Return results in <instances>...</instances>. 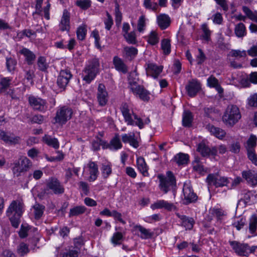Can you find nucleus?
Returning a JSON list of instances; mask_svg holds the SVG:
<instances>
[{
	"mask_svg": "<svg viewBox=\"0 0 257 257\" xmlns=\"http://www.w3.org/2000/svg\"><path fill=\"white\" fill-rule=\"evenodd\" d=\"M24 211V204L19 200H13L7 210L11 224L15 228H18L21 222V217Z\"/></svg>",
	"mask_w": 257,
	"mask_h": 257,
	"instance_id": "f257e3e1",
	"label": "nucleus"
},
{
	"mask_svg": "<svg viewBox=\"0 0 257 257\" xmlns=\"http://www.w3.org/2000/svg\"><path fill=\"white\" fill-rule=\"evenodd\" d=\"M120 110L127 125H137L142 129L144 127L145 123L148 124L150 122L149 118H147L144 122L142 119L135 113L126 103L122 104Z\"/></svg>",
	"mask_w": 257,
	"mask_h": 257,
	"instance_id": "f03ea898",
	"label": "nucleus"
},
{
	"mask_svg": "<svg viewBox=\"0 0 257 257\" xmlns=\"http://www.w3.org/2000/svg\"><path fill=\"white\" fill-rule=\"evenodd\" d=\"M241 117L239 108L235 105H229L222 116V121L227 126L232 127Z\"/></svg>",
	"mask_w": 257,
	"mask_h": 257,
	"instance_id": "7ed1b4c3",
	"label": "nucleus"
},
{
	"mask_svg": "<svg viewBox=\"0 0 257 257\" xmlns=\"http://www.w3.org/2000/svg\"><path fill=\"white\" fill-rule=\"evenodd\" d=\"M99 66V61L96 58L88 61L82 72L83 80L88 83L93 80L98 73Z\"/></svg>",
	"mask_w": 257,
	"mask_h": 257,
	"instance_id": "20e7f679",
	"label": "nucleus"
},
{
	"mask_svg": "<svg viewBox=\"0 0 257 257\" xmlns=\"http://www.w3.org/2000/svg\"><path fill=\"white\" fill-rule=\"evenodd\" d=\"M166 175V176L162 175H159L158 176L160 180L159 187L164 193H167L170 187L176 184V179L172 172L168 171Z\"/></svg>",
	"mask_w": 257,
	"mask_h": 257,
	"instance_id": "39448f33",
	"label": "nucleus"
},
{
	"mask_svg": "<svg viewBox=\"0 0 257 257\" xmlns=\"http://www.w3.org/2000/svg\"><path fill=\"white\" fill-rule=\"evenodd\" d=\"M32 162L27 157H22L13 164V172L17 176L22 172L28 171L32 166Z\"/></svg>",
	"mask_w": 257,
	"mask_h": 257,
	"instance_id": "423d86ee",
	"label": "nucleus"
},
{
	"mask_svg": "<svg viewBox=\"0 0 257 257\" xmlns=\"http://www.w3.org/2000/svg\"><path fill=\"white\" fill-rule=\"evenodd\" d=\"M73 113L72 109L66 106L60 107L56 112L54 118L55 123L65 124L72 116Z\"/></svg>",
	"mask_w": 257,
	"mask_h": 257,
	"instance_id": "0eeeda50",
	"label": "nucleus"
},
{
	"mask_svg": "<svg viewBox=\"0 0 257 257\" xmlns=\"http://www.w3.org/2000/svg\"><path fill=\"white\" fill-rule=\"evenodd\" d=\"M206 182L209 186L222 187L227 186L229 181L226 177H221L217 174H210L206 178Z\"/></svg>",
	"mask_w": 257,
	"mask_h": 257,
	"instance_id": "6e6552de",
	"label": "nucleus"
},
{
	"mask_svg": "<svg viewBox=\"0 0 257 257\" xmlns=\"http://www.w3.org/2000/svg\"><path fill=\"white\" fill-rule=\"evenodd\" d=\"M229 243L238 255L245 256L248 255L249 250L247 244L240 243L237 241H229Z\"/></svg>",
	"mask_w": 257,
	"mask_h": 257,
	"instance_id": "1a4fd4ad",
	"label": "nucleus"
},
{
	"mask_svg": "<svg viewBox=\"0 0 257 257\" xmlns=\"http://www.w3.org/2000/svg\"><path fill=\"white\" fill-rule=\"evenodd\" d=\"M72 75L68 70H61L57 77V84L58 87L64 90L68 85Z\"/></svg>",
	"mask_w": 257,
	"mask_h": 257,
	"instance_id": "9d476101",
	"label": "nucleus"
},
{
	"mask_svg": "<svg viewBox=\"0 0 257 257\" xmlns=\"http://www.w3.org/2000/svg\"><path fill=\"white\" fill-rule=\"evenodd\" d=\"M47 187L55 194H62L64 192V187L60 182L55 178L49 179L47 183Z\"/></svg>",
	"mask_w": 257,
	"mask_h": 257,
	"instance_id": "9b49d317",
	"label": "nucleus"
},
{
	"mask_svg": "<svg viewBox=\"0 0 257 257\" xmlns=\"http://www.w3.org/2000/svg\"><path fill=\"white\" fill-rule=\"evenodd\" d=\"M185 88L189 96L194 97L201 89V84L197 79H192L188 81Z\"/></svg>",
	"mask_w": 257,
	"mask_h": 257,
	"instance_id": "f8f14e48",
	"label": "nucleus"
},
{
	"mask_svg": "<svg viewBox=\"0 0 257 257\" xmlns=\"http://www.w3.org/2000/svg\"><path fill=\"white\" fill-rule=\"evenodd\" d=\"M183 191L185 204H188L197 200V196L194 193L192 187L189 184L184 185Z\"/></svg>",
	"mask_w": 257,
	"mask_h": 257,
	"instance_id": "ddd939ff",
	"label": "nucleus"
},
{
	"mask_svg": "<svg viewBox=\"0 0 257 257\" xmlns=\"http://www.w3.org/2000/svg\"><path fill=\"white\" fill-rule=\"evenodd\" d=\"M29 102L30 106L35 110L43 111L46 109L45 100L39 97L30 96L29 97Z\"/></svg>",
	"mask_w": 257,
	"mask_h": 257,
	"instance_id": "4468645a",
	"label": "nucleus"
},
{
	"mask_svg": "<svg viewBox=\"0 0 257 257\" xmlns=\"http://www.w3.org/2000/svg\"><path fill=\"white\" fill-rule=\"evenodd\" d=\"M131 91L135 96L144 101H148L150 99V92L143 85H140L135 88H132Z\"/></svg>",
	"mask_w": 257,
	"mask_h": 257,
	"instance_id": "2eb2a0df",
	"label": "nucleus"
},
{
	"mask_svg": "<svg viewBox=\"0 0 257 257\" xmlns=\"http://www.w3.org/2000/svg\"><path fill=\"white\" fill-rule=\"evenodd\" d=\"M241 174L249 185L252 186L257 185V173L255 171L251 170L243 171Z\"/></svg>",
	"mask_w": 257,
	"mask_h": 257,
	"instance_id": "dca6fc26",
	"label": "nucleus"
},
{
	"mask_svg": "<svg viewBox=\"0 0 257 257\" xmlns=\"http://www.w3.org/2000/svg\"><path fill=\"white\" fill-rule=\"evenodd\" d=\"M163 68V66H158L154 63L148 64L146 68L147 75L154 78H157L162 72Z\"/></svg>",
	"mask_w": 257,
	"mask_h": 257,
	"instance_id": "f3484780",
	"label": "nucleus"
},
{
	"mask_svg": "<svg viewBox=\"0 0 257 257\" xmlns=\"http://www.w3.org/2000/svg\"><path fill=\"white\" fill-rule=\"evenodd\" d=\"M97 98L99 105L104 106L106 104L108 99V94L105 86L99 84L98 87Z\"/></svg>",
	"mask_w": 257,
	"mask_h": 257,
	"instance_id": "a211bd4d",
	"label": "nucleus"
},
{
	"mask_svg": "<svg viewBox=\"0 0 257 257\" xmlns=\"http://www.w3.org/2000/svg\"><path fill=\"white\" fill-rule=\"evenodd\" d=\"M151 208L153 210L164 208L167 210L171 211L175 209V206L173 203L164 200H159L152 204L151 205Z\"/></svg>",
	"mask_w": 257,
	"mask_h": 257,
	"instance_id": "6ab92c4d",
	"label": "nucleus"
},
{
	"mask_svg": "<svg viewBox=\"0 0 257 257\" xmlns=\"http://www.w3.org/2000/svg\"><path fill=\"white\" fill-rule=\"evenodd\" d=\"M133 229L134 231L140 233V234L138 233V235L142 239H147L151 238L154 235V232L151 231L150 229H146L140 225H135Z\"/></svg>",
	"mask_w": 257,
	"mask_h": 257,
	"instance_id": "aec40b11",
	"label": "nucleus"
},
{
	"mask_svg": "<svg viewBox=\"0 0 257 257\" xmlns=\"http://www.w3.org/2000/svg\"><path fill=\"white\" fill-rule=\"evenodd\" d=\"M59 29L62 31H69L70 29V14L65 10L63 13L61 22L59 25Z\"/></svg>",
	"mask_w": 257,
	"mask_h": 257,
	"instance_id": "412c9836",
	"label": "nucleus"
},
{
	"mask_svg": "<svg viewBox=\"0 0 257 257\" xmlns=\"http://www.w3.org/2000/svg\"><path fill=\"white\" fill-rule=\"evenodd\" d=\"M121 139L124 143H129L131 146L135 148H137L139 146V142L134 133L123 134L121 136Z\"/></svg>",
	"mask_w": 257,
	"mask_h": 257,
	"instance_id": "4be33fe9",
	"label": "nucleus"
},
{
	"mask_svg": "<svg viewBox=\"0 0 257 257\" xmlns=\"http://www.w3.org/2000/svg\"><path fill=\"white\" fill-rule=\"evenodd\" d=\"M197 151L201 153L203 157L208 156L210 155H215L217 152V149L213 148L210 149L204 144H199L198 146Z\"/></svg>",
	"mask_w": 257,
	"mask_h": 257,
	"instance_id": "5701e85b",
	"label": "nucleus"
},
{
	"mask_svg": "<svg viewBox=\"0 0 257 257\" xmlns=\"http://www.w3.org/2000/svg\"><path fill=\"white\" fill-rule=\"evenodd\" d=\"M206 128L212 135L219 139H222L226 135V133L223 130L213 125L209 124L206 126Z\"/></svg>",
	"mask_w": 257,
	"mask_h": 257,
	"instance_id": "b1692460",
	"label": "nucleus"
},
{
	"mask_svg": "<svg viewBox=\"0 0 257 257\" xmlns=\"http://www.w3.org/2000/svg\"><path fill=\"white\" fill-rule=\"evenodd\" d=\"M116 232L113 234V245L122 243L124 239V230L121 227H115Z\"/></svg>",
	"mask_w": 257,
	"mask_h": 257,
	"instance_id": "393cba45",
	"label": "nucleus"
},
{
	"mask_svg": "<svg viewBox=\"0 0 257 257\" xmlns=\"http://www.w3.org/2000/svg\"><path fill=\"white\" fill-rule=\"evenodd\" d=\"M157 23L161 29L165 30L170 26L171 20L167 15L162 14L157 17Z\"/></svg>",
	"mask_w": 257,
	"mask_h": 257,
	"instance_id": "a878e982",
	"label": "nucleus"
},
{
	"mask_svg": "<svg viewBox=\"0 0 257 257\" xmlns=\"http://www.w3.org/2000/svg\"><path fill=\"white\" fill-rule=\"evenodd\" d=\"M137 166L138 169L144 176H148V166H147L145 159L142 157H139L137 159Z\"/></svg>",
	"mask_w": 257,
	"mask_h": 257,
	"instance_id": "bb28decb",
	"label": "nucleus"
},
{
	"mask_svg": "<svg viewBox=\"0 0 257 257\" xmlns=\"http://www.w3.org/2000/svg\"><path fill=\"white\" fill-rule=\"evenodd\" d=\"M176 215L181 220L182 225L185 227L186 229L191 230L192 229L195 223V221L192 217L181 215L178 213Z\"/></svg>",
	"mask_w": 257,
	"mask_h": 257,
	"instance_id": "cd10ccee",
	"label": "nucleus"
},
{
	"mask_svg": "<svg viewBox=\"0 0 257 257\" xmlns=\"http://www.w3.org/2000/svg\"><path fill=\"white\" fill-rule=\"evenodd\" d=\"M112 143V140L110 141V144H107L104 141H103L99 138H96L95 140H94L92 142V147L94 151H97L100 148V146H102L103 149L110 148L111 149V145Z\"/></svg>",
	"mask_w": 257,
	"mask_h": 257,
	"instance_id": "c85d7f7f",
	"label": "nucleus"
},
{
	"mask_svg": "<svg viewBox=\"0 0 257 257\" xmlns=\"http://www.w3.org/2000/svg\"><path fill=\"white\" fill-rule=\"evenodd\" d=\"M128 81L129 85L128 87L130 90H132V88H135V87H137L140 85L138 84L139 78L136 70H134L130 73L128 78Z\"/></svg>",
	"mask_w": 257,
	"mask_h": 257,
	"instance_id": "c756f323",
	"label": "nucleus"
},
{
	"mask_svg": "<svg viewBox=\"0 0 257 257\" xmlns=\"http://www.w3.org/2000/svg\"><path fill=\"white\" fill-rule=\"evenodd\" d=\"M0 139L6 143L12 145L18 144L20 141V138L19 137L9 136L5 132L2 131H0Z\"/></svg>",
	"mask_w": 257,
	"mask_h": 257,
	"instance_id": "7c9ffc66",
	"label": "nucleus"
},
{
	"mask_svg": "<svg viewBox=\"0 0 257 257\" xmlns=\"http://www.w3.org/2000/svg\"><path fill=\"white\" fill-rule=\"evenodd\" d=\"M113 64L116 70L123 73H126L127 72V67L124 63L123 61L117 57L113 58Z\"/></svg>",
	"mask_w": 257,
	"mask_h": 257,
	"instance_id": "2f4dec72",
	"label": "nucleus"
},
{
	"mask_svg": "<svg viewBox=\"0 0 257 257\" xmlns=\"http://www.w3.org/2000/svg\"><path fill=\"white\" fill-rule=\"evenodd\" d=\"M20 53L23 55L29 65H32L36 59V56L33 52L27 48H23L20 50Z\"/></svg>",
	"mask_w": 257,
	"mask_h": 257,
	"instance_id": "473e14b6",
	"label": "nucleus"
},
{
	"mask_svg": "<svg viewBox=\"0 0 257 257\" xmlns=\"http://www.w3.org/2000/svg\"><path fill=\"white\" fill-rule=\"evenodd\" d=\"M42 141L48 146L52 147L55 149L59 147V143L58 140L49 135H45L42 138Z\"/></svg>",
	"mask_w": 257,
	"mask_h": 257,
	"instance_id": "72a5a7b5",
	"label": "nucleus"
},
{
	"mask_svg": "<svg viewBox=\"0 0 257 257\" xmlns=\"http://www.w3.org/2000/svg\"><path fill=\"white\" fill-rule=\"evenodd\" d=\"M90 174L89 181L96 180L98 173L97 165L93 162H89L87 165Z\"/></svg>",
	"mask_w": 257,
	"mask_h": 257,
	"instance_id": "f704fd0d",
	"label": "nucleus"
},
{
	"mask_svg": "<svg viewBox=\"0 0 257 257\" xmlns=\"http://www.w3.org/2000/svg\"><path fill=\"white\" fill-rule=\"evenodd\" d=\"M207 84L210 87H214L219 93H222L223 92V89L219 84L218 80L213 76H210L207 79Z\"/></svg>",
	"mask_w": 257,
	"mask_h": 257,
	"instance_id": "c9c22d12",
	"label": "nucleus"
},
{
	"mask_svg": "<svg viewBox=\"0 0 257 257\" xmlns=\"http://www.w3.org/2000/svg\"><path fill=\"white\" fill-rule=\"evenodd\" d=\"M193 119L192 112L189 110H185L183 114L182 124L184 126L189 127L191 125Z\"/></svg>",
	"mask_w": 257,
	"mask_h": 257,
	"instance_id": "e433bc0d",
	"label": "nucleus"
},
{
	"mask_svg": "<svg viewBox=\"0 0 257 257\" xmlns=\"http://www.w3.org/2000/svg\"><path fill=\"white\" fill-rule=\"evenodd\" d=\"M234 33L238 38H242L246 35V27L244 24L239 23L235 26Z\"/></svg>",
	"mask_w": 257,
	"mask_h": 257,
	"instance_id": "4c0bfd02",
	"label": "nucleus"
},
{
	"mask_svg": "<svg viewBox=\"0 0 257 257\" xmlns=\"http://www.w3.org/2000/svg\"><path fill=\"white\" fill-rule=\"evenodd\" d=\"M174 159L178 165H183L188 164L189 157L187 154L180 153L175 156Z\"/></svg>",
	"mask_w": 257,
	"mask_h": 257,
	"instance_id": "58836bf2",
	"label": "nucleus"
},
{
	"mask_svg": "<svg viewBox=\"0 0 257 257\" xmlns=\"http://www.w3.org/2000/svg\"><path fill=\"white\" fill-rule=\"evenodd\" d=\"M257 138L255 136L251 135L247 140L245 147L246 151L255 150V148L256 146Z\"/></svg>",
	"mask_w": 257,
	"mask_h": 257,
	"instance_id": "ea45409f",
	"label": "nucleus"
},
{
	"mask_svg": "<svg viewBox=\"0 0 257 257\" xmlns=\"http://www.w3.org/2000/svg\"><path fill=\"white\" fill-rule=\"evenodd\" d=\"M159 37L157 32L152 31L147 36V42L152 45H155L159 42Z\"/></svg>",
	"mask_w": 257,
	"mask_h": 257,
	"instance_id": "a19ab883",
	"label": "nucleus"
},
{
	"mask_svg": "<svg viewBox=\"0 0 257 257\" xmlns=\"http://www.w3.org/2000/svg\"><path fill=\"white\" fill-rule=\"evenodd\" d=\"M161 49L165 55H168L171 52L170 40L168 39H164L161 41Z\"/></svg>",
	"mask_w": 257,
	"mask_h": 257,
	"instance_id": "79ce46f5",
	"label": "nucleus"
},
{
	"mask_svg": "<svg viewBox=\"0 0 257 257\" xmlns=\"http://www.w3.org/2000/svg\"><path fill=\"white\" fill-rule=\"evenodd\" d=\"M86 208L84 206H77L70 210L69 216H77L85 212Z\"/></svg>",
	"mask_w": 257,
	"mask_h": 257,
	"instance_id": "37998d69",
	"label": "nucleus"
},
{
	"mask_svg": "<svg viewBox=\"0 0 257 257\" xmlns=\"http://www.w3.org/2000/svg\"><path fill=\"white\" fill-rule=\"evenodd\" d=\"M87 32L86 25L82 24L80 26L77 30L76 34L78 39L80 40H83L86 36Z\"/></svg>",
	"mask_w": 257,
	"mask_h": 257,
	"instance_id": "c03bdc74",
	"label": "nucleus"
},
{
	"mask_svg": "<svg viewBox=\"0 0 257 257\" xmlns=\"http://www.w3.org/2000/svg\"><path fill=\"white\" fill-rule=\"evenodd\" d=\"M29 251L28 245L24 242H21L17 247V252L21 256L26 255Z\"/></svg>",
	"mask_w": 257,
	"mask_h": 257,
	"instance_id": "a18cd8bd",
	"label": "nucleus"
},
{
	"mask_svg": "<svg viewBox=\"0 0 257 257\" xmlns=\"http://www.w3.org/2000/svg\"><path fill=\"white\" fill-rule=\"evenodd\" d=\"M122 19V15L121 12L119 11V5L117 3H115V20L116 26L119 27L121 25V23Z\"/></svg>",
	"mask_w": 257,
	"mask_h": 257,
	"instance_id": "49530a36",
	"label": "nucleus"
},
{
	"mask_svg": "<svg viewBox=\"0 0 257 257\" xmlns=\"http://www.w3.org/2000/svg\"><path fill=\"white\" fill-rule=\"evenodd\" d=\"M257 227V217L255 215H252L249 220V230L251 233L255 232Z\"/></svg>",
	"mask_w": 257,
	"mask_h": 257,
	"instance_id": "de8ad7c7",
	"label": "nucleus"
},
{
	"mask_svg": "<svg viewBox=\"0 0 257 257\" xmlns=\"http://www.w3.org/2000/svg\"><path fill=\"white\" fill-rule=\"evenodd\" d=\"M34 214L36 219H39L43 215L45 206L39 204H36L33 206Z\"/></svg>",
	"mask_w": 257,
	"mask_h": 257,
	"instance_id": "09e8293b",
	"label": "nucleus"
},
{
	"mask_svg": "<svg viewBox=\"0 0 257 257\" xmlns=\"http://www.w3.org/2000/svg\"><path fill=\"white\" fill-rule=\"evenodd\" d=\"M11 79L9 78H2L0 82V92H5L10 85Z\"/></svg>",
	"mask_w": 257,
	"mask_h": 257,
	"instance_id": "8fccbe9b",
	"label": "nucleus"
},
{
	"mask_svg": "<svg viewBox=\"0 0 257 257\" xmlns=\"http://www.w3.org/2000/svg\"><path fill=\"white\" fill-rule=\"evenodd\" d=\"M37 65L39 70L42 71H45L48 67V65L46 63V59L43 56H40L38 58Z\"/></svg>",
	"mask_w": 257,
	"mask_h": 257,
	"instance_id": "3c124183",
	"label": "nucleus"
},
{
	"mask_svg": "<svg viewBox=\"0 0 257 257\" xmlns=\"http://www.w3.org/2000/svg\"><path fill=\"white\" fill-rule=\"evenodd\" d=\"M123 36L128 43L135 44L136 43V36L134 32L124 33Z\"/></svg>",
	"mask_w": 257,
	"mask_h": 257,
	"instance_id": "603ef678",
	"label": "nucleus"
},
{
	"mask_svg": "<svg viewBox=\"0 0 257 257\" xmlns=\"http://www.w3.org/2000/svg\"><path fill=\"white\" fill-rule=\"evenodd\" d=\"M29 226L27 224H22L21 229L19 232V236L21 238H24L28 236V231L30 229Z\"/></svg>",
	"mask_w": 257,
	"mask_h": 257,
	"instance_id": "864d4df0",
	"label": "nucleus"
},
{
	"mask_svg": "<svg viewBox=\"0 0 257 257\" xmlns=\"http://www.w3.org/2000/svg\"><path fill=\"white\" fill-rule=\"evenodd\" d=\"M204 111L206 116L213 119L217 114V111L213 107H205Z\"/></svg>",
	"mask_w": 257,
	"mask_h": 257,
	"instance_id": "5fc2aeb1",
	"label": "nucleus"
},
{
	"mask_svg": "<svg viewBox=\"0 0 257 257\" xmlns=\"http://www.w3.org/2000/svg\"><path fill=\"white\" fill-rule=\"evenodd\" d=\"M146 27V18L145 15H142L138 22V30L140 32H143Z\"/></svg>",
	"mask_w": 257,
	"mask_h": 257,
	"instance_id": "6e6d98bb",
	"label": "nucleus"
},
{
	"mask_svg": "<svg viewBox=\"0 0 257 257\" xmlns=\"http://www.w3.org/2000/svg\"><path fill=\"white\" fill-rule=\"evenodd\" d=\"M144 6L146 9L152 10L154 11H156L158 8L157 3H152L151 0H144Z\"/></svg>",
	"mask_w": 257,
	"mask_h": 257,
	"instance_id": "4d7b16f0",
	"label": "nucleus"
},
{
	"mask_svg": "<svg viewBox=\"0 0 257 257\" xmlns=\"http://www.w3.org/2000/svg\"><path fill=\"white\" fill-rule=\"evenodd\" d=\"M16 64L17 62L15 60L12 59V58H7L6 65L7 69L9 71L11 72L14 71L15 69Z\"/></svg>",
	"mask_w": 257,
	"mask_h": 257,
	"instance_id": "13d9d810",
	"label": "nucleus"
},
{
	"mask_svg": "<svg viewBox=\"0 0 257 257\" xmlns=\"http://www.w3.org/2000/svg\"><path fill=\"white\" fill-rule=\"evenodd\" d=\"M229 55L231 57H245L246 56V53L245 50H232L230 52Z\"/></svg>",
	"mask_w": 257,
	"mask_h": 257,
	"instance_id": "bf43d9fd",
	"label": "nucleus"
},
{
	"mask_svg": "<svg viewBox=\"0 0 257 257\" xmlns=\"http://www.w3.org/2000/svg\"><path fill=\"white\" fill-rule=\"evenodd\" d=\"M247 155L248 159L252 163L257 166V154L255 150L247 151Z\"/></svg>",
	"mask_w": 257,
	"mask_h": 257,
	"instance_id": "052dcab7",
	"label": "nucleus"
},
{
	"mask_svg": "<svg viewBox=\"0 0 257 257\" xmlns=\"http://www.w3.org/2000/svg\"><path fill=\"white\" fill-rule=\"evenodd\" d=\"M201 27L203 32L202 35L203 38L206 41H209L210 39L211 31L208 28L207 25L206 24H204L202 25Z\"/></svg>",
	"mask_w": 257,
	"mask_h": 257,
	"instance_id": "680f3d73",
	"label": "nucleus"
},
{
	"mask_svg": "<svg viewBox=\"0 0 257 257\" xmlns=\"http://www.w3.org/2000/svg\"><path fill=\"white\" fill-rule=\"evenodd\" d=\"M76 4L77 6L84 10L87 9L91 5L90 1L89 0L77 1L76 2Z\"/></svg>",
	"mask_w": 257,
	"mask_h": 257,
	"instance_id": "e2e57ef3",
	"label": "nucleus"
},
{
	"mask_svg": "<svg viewBox=\"0 0 257 257\" xmlns=\"http://www.w3.org/2000/svg\"><path fill=\"white\" fill-rule=\"evenodd\" d=\"M106 16L107 18L104 19V23L105 25V28L107 30H110L111 26L112 25V20L111 16L110 14H109L107 12H106Z\"/></svg>",
	"mask_w": 257,
	"mask_h": 257,
	"instance_id": "0e129e2a",
	"label": "nucleus"
},
{
	"mask_svg": "<svg viewBox=\"0 0 257 257\" xmlns=\"http://www.w3.org/2000/svg\"><path fill=\"white\" fill-rule=\"evenodd\" d=\"M80 249H72L67 252L64 253L62 257H78Z\"/></svg>",
	"mask_w": 257,
	"mask_h": 257,
	"instance_id": "69168bd1",
	"label": "nucleus"
},
{
	"mask_svg": "<svg viewBox=\"0 0 257 257\" xmlns=\"http://www.w3.org/2000/svg\"><path fill=\"white\" fill-rule=\"evenodd\" d=\"M126 54L130 57H135L138 53V50L134 47H126L124 48Z\"/></svg>",
	"mask_w": 257,
	"mask_h": 257,
	"instance_id": "338daca9",
	"label": "nucleus"
},
{
	"mask_svg": "<svg viewBox=\"0 0 257 257\" xmlns=\"http://www.w3.org/2000/svg\"><path fill=\"white\" fill-rule=\"evenodd\" d=\"M248 104L252 107H257V93L251 95L247 99Z\"/></svg>",
	"mask_w": 257,
	"mask_h": 257,
	"instance_id": "774afa93",
	"label": "nucleus"
}]
</instances>
